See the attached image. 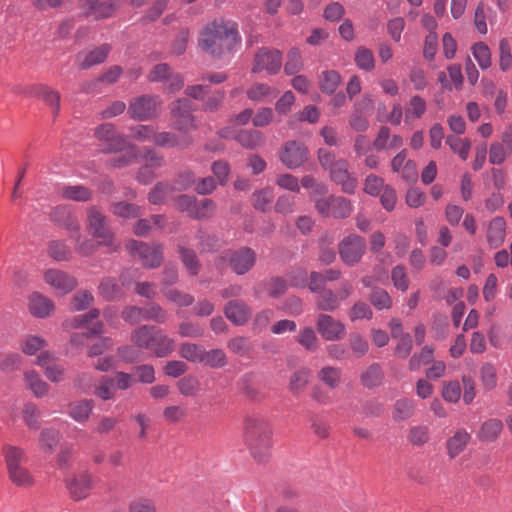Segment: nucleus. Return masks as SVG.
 <instances>
[{"label": "nucleus", "instance_id": "1", "mask_svg": "<svg viewBox=\"0 0 512 512\" xmlns=\"http://www.w3.org/2000/svg\"><path fill=\"white\" fill-rule=\"evenodd\" d=\"M240 43L237 23L225 19L206 24L198 38L200 49L213 59L219 60H229Z\"/></svg>", "mask_w": 512, "mask_h": 512}, {"label": "nucleus", "instance_id": "2", "mask_svg": "<svg viewBox=\"0 0 512 512\" xmlns=\"http://www.w3.org/2000/svg\"><path fill=\"white\" fill-rule=\"evenodd\" d=\"M272 435V426L263 416L251 415L245 418L243 439L256 461L263 463L270 457Z\"/></svg>", "mask_w": 512, "mask_h": 512}, {"label": "nucleus", "instance_id": "3", "mask_svg": "<svg viewBox=\"0 0 512 512\" xmlns=\"http://www.w3.org/2000/svg\"><path fill=\"white\" fill-rule=\"evenodd\" d=\"M138 347L151 351L157 357H166L175 349V342L164 331L153 325H143L131 334Z\"/></svg>", "mask_w": 512, "mask_h": 512}, {"label": "nucleus", "instance_id": "4", "mask_svg": "<svg viewBox=\"0 0 512 512\" xmlns=\"http://www.w3.org/2000/svg\"><path fill=\"white\" fill-rule=\"evenodd\" d=\"M318 160L321 167L329 172L331 180L341 185L343 192L348 194L355 192L357 180L351 176L347 160L336 159L335 154L327 149H319Z\"/></svg>", "mask_w": 512, "mask_h": 512}, {"label": "nucleus", "instance_id": "5", "mask_svg": "<svg viewBox=\"0 0 512 512\" xmlns=\"http://www.w3.org/2000/svg\"><path fill=\"white\" fill-rule=\"evenodd\" d=\"M86 225L91 236L97 240L98 245L108 247L112 251L118 249L119 244L115 243L110 220L104 214L102 208L93 205L87 209Z\"/></svg>", "mask_w": 512, "mask_h": 512}, {"label": "nucleus", "instance_id": "6", "mask_svg": "<svg viewBox=\"0 0 512 512\" xmlns=\"http://www.w3.org/2000/svg\"><path fill=\"white\" fill-rule=\"evenodd\" d=\"M52 219L71 233H76V235H72L71 238L75 241V251L78 254L90 256L95 252V243L81 236L80 225L71 211L63 206H58L52 212Z\"/></svg>", "mask_w": 512, "mask_h": 512}, {"label": "nucleus", "instance_id": "7", "mask_svg": "<svg viewBox=\"0 0 512 512\" xmlns=\"http://www.w3.org/2000/svg\"><path fill=\"white\" fill-rule=\"evenodd\" d=\"M221 262H227L232 271L237 275H244L255 265L256 254L248 247L226 250L219 257L217 265H220Z\"/></svg>", "mask_w": 512, "mask_h": 512}, {"label": "nucleus", "instance_id": "8", "mask_svg": "<svg viewBox=\"0 0 512 512\" xmlns=\"http://www.w3.org/2000/svg\"><path fill=\"white\" fill-rule=\"evenodd\" d=\"M193 110L194 105L187 98L177 99L171 104L170 111L176 130L187 133L197 129L198 124L196 117L192 114Z\"/></svg>", "mask_w": 512, "mask_h": 512}, {"label": "nucleus", "instance_id": "9", "mask_svg": "<svg viewBox=\"0 0 512 512\" xmlns=\"http://www.w3.org/2000/svg\"><path fill=\"white\" fill-rule=\"evenodd\" d=\"M127 249L134 259H138L147 268H156L163 261V247L160 244L148 245L141 241L131 240L127 244Z\"/></svg>", "mask_w": 512, "mask_h": 512}, {"label": "nucleus", "instance_id": "10", "mask_svg": "<svg viewBox=\"0 0 512 512\" xmlns=\"http://www.w3.org/2000/svg\"><path fill=\"white\" fill-rule=\"evenodd\" d=\"M315 207L322 216L335 219L347 218L353 211V206L348 199L336 196L316 199Z\"/></svg>", "mask_w": 512, "mask_h": 512}, {"label": "nucleus", "instance_id": "11", "mask_svg": "<svg viewBox=\"0 0 512 512\" xmlns=\"http://www.w3.org/2000/svg\"><path fill=\"white\" fill-rule=\"evenodd\" d=\"M160 105L158 97L143 95L130 102L128 113L134 120L148 121L158 116Z\"/></svg>", "mask_w": 512, "mask_h": 512}, {"label": "nucleus", "instance_id": "12", "mask_svg": "<svg viewBox=\"0 0 512 512\" xmlns=\"http://www.w3.org/2000/svg\"><path fill=\"white\" fill-rule=\"evenodd\" d=\"M282 67V53L277 49L262 47L254 57L252 73L265 71L269 75H274Z\"/></svg>", "mask_w": 512, "mask_h": 512}, {"label": "nucleus", "instance_id": "13", "mask_svg": "<svg viewBox=\"0 0 512 512\" xmlns=\"http://www.w3.org/2000/svg\"><path fill=\"white\" fill-rule=\"evenodd\" d=\"M366 250L364 238L359 235H349L339 244V255L341 260L348 266L357 264Z\"/></svg>", "mask_w": 512, "mask_h": 512}, {"label": "nucleus", "instance_id": "14", "mask_svg": "<svg viewBox=\"0 0 512 512\" xmlns=\"http://www.w3.org/2000/svg\"><path fill=\"white\" fill-rule=\"evenodd\" d=\"M96 138L106 143L104 152L117 153L121 152L128 145V138L125 135L118 134L115 126L111 123H105L95 129Z\"/></svg>", "mask_w": 512, "mask_h": 512}, {"label": "nucleus", "instance_id": "15", "mask_svg": "<svg viewBox=\"0 0 512 512\" xmlns=\"http://www.w3.org/2000/svg\"><path fill=\"white\" fill-rule=\"evenodd\" d=\"M316 328L321 337L326 341H338L346 335L345 324L326 313H321L317 316Z\"/></svg>", "mask_w": 512, "mask_h": 512}, {"label": "nucleus", "instance_id": "16", "mask_svg": "<svg viewBox=\"0 0 512 512\" xmlns=\"http://www.w3.org/2000/svg\"><path fill=\"white\" fill-rule=\"evenodd\" d=\"M309 157L307 147L297 141H289L284 144L280 153V159L289 169H296L303 165Z\"/></svg>", "mask_w": 512, "mask_h": 512}, {"label": "nucleus", "instance_id": "17", "mask_svg": "<svg viewBox=\"0 0 512 512\" xmlns=\"http://www.w3.org/2000/svg\"><path fill=\"white\" fill-rule=\"evenodd\" d=\"M129 270L123 271L120 274L119 280L114 277H104L98 286V293L107 301H116L124 297L125 292L123 287L128 285L126 275Z\"/></svg>", "mask_w": 512, "mask_h": 512}, {"label": "nucleus", "instance_id": "18", "mask_svg": "<svg viewBox=\"0 0 512 512\" xmlns=\"http://www.w3.org/2000/svg\"><path fill=\"white\" fill-rule=\"evenodd\" d=\"M44 280L60 295L70 293L77 286L75 277L58 269H48L45 271Z\"/></svg>", "mask_w": 512, "mask_h": 512}, {"label": "nucleus", "instance_id": "19", "mask_svg": "<svg viewBox=\"0 0 512 512\" xmlns=\"http://www.w3.org/2000/svg\"><path fill=\"white\" fill-rule=\"evenodd\" d=\"M87 16L95 19H106L111 17L124 3V0H82Z\"/></svg>", "mask_w": 512, "mask_h": 512}, {"label": "nucleus", "instance_id": "20", "mask_svg": "<svg viewBox=\"0 0 512 512\" xmlns=\"http://www.w3.org/2000/svg\"><path fill=\"white\" fill-rule=\"evenodd\" d=\"M113 381L115 384H129L130 382L152 384L155 381V370L149 364L139 365L134 367L131 373L117 372Z\"/></svg>", "mask_w": 512, "mask_h": 512}, {"label": "nucleus", "instance_id": "21", "mask_svg": "<svg viewBox=\"0 0 512 512\" xmlns=\"http://www.w3.org/2000/svg\"><path fill=\"white\" fill-rule=\"evenodd\" d=\"M391 169L406 182H416L418 179L416 163L413 160L407 159L406 150H401L393 157Z\"/></svg>", "mask_w": 512, "mask_h": 512}, {"label": "nucleus", "instance_id": "22", "mask_svg": "<svg viewBox=\"0 0 512 512\" xmlns=\"http://www.w3.org/2000/svg\"><path fill=\"white\" fill-rule=\"evenodd\" d=\"M471 440L472 434L466 428H457L445 442L447 456L455 459L466 450Z\"/></svg>", "mask_w": 512, "mask_h": 512}, {"label": "nucleus", "instance_id": "23", "mask_svg": "<svg viewBox=\"0 0 512 512\" xmlns=\"http://www.w3.org/2000/svg\"><path fill=\"white\" fill-rule=\"evenodd\" d=\"M93 476L88 471H83L67 481V489L75 501H80L89 495L92 488Z\"/></svg>", "mask_w": 512, "mask_h": 512}, {"label": "nucleus", "instance_id": "24", "mask_svg": "<svg viewBox=\"0 0 512 512\" xmlns=\"http://www.w3.org/2000/svg\"><path fill=\"white\" fill-rule=\"evenodd\" d=\"M226 318L237 326H242L250 319L251 308L241 300L229 301L224 307Z\"/></svg>", "mask_w": 512, "mask_h": 512}, {"label": "nucleus", "instance_id": "25", "mask_svg": "<svg viewBox=\"0 0 512 512\" xmlns=\"http://www.w3.org/2000/svg\"><path fill=\"white\" fill-rule=\"evenodd\" d=\"M506 238V221L501 216L492 218L486 225V240L491 248L501 246Z\"/></svg>", "mask_w": 512, "mask_h": 512}, {"label": "nucleus", "instance_id": "26", "mask_svg": "<svg viewBox=\"0 0 512 512\" xmlns=\"http://www.w3.org/2000/svg\"><path fill=\"white\" fill-rule=\"evenodd\" d=\"M192 143V139L189 136L179 137L173 132L162 131L157 132L155 130L153 144L162 148H175L183 150L188 148Z\"/></svg>", "mask_w": 512, "mask_h": 512}, {"label": "nucleus", "instance_id": "27", "mask_svg": "<svg viewBox=\"0 0 512 512\" xmlns=\"http://www.w3.org/2000/svg\"><path fill=\"white\" fill-rule=\"evenodd\" d=\"M54 303L39 292L32 293L28 298V310L36 318H47L54 311Z\"/></svg>", "mask_w": 512, "mask_h": 512}, {"label": "nucleus", "instance_id": "28", "mask_svg": "<svg viewBox=\"0 0 512 512\" xmlns=\"http://www.w3.org/2000/svg\"><path fill=\"white\" fill-rule=\"evenodd\" d=\"M403 145V138L396 134H391L390 128L387 126L380 127L377 136L373 141V148L377 151L386 149H397Z\"/></svg>", "mask_w": 512, "mask_h": 512}, {"label": "nucleus", "instance_id": "29", "mask_svg": "<svg viewBox=\"0 0 512 512\" xmlns=\"http://www.w3.org/2000/svg\"><path fill=\"white\" fill-rule=\"evenodd\" d=\"M503 430V423L498 418L485 420L477 431V438L482 443L495 442Z\"/></svg>", "mask_w": 512, "mask_h": 512}, {"label": "nucleus", "instance_id": "30", "mask_svg": "<svg viewBox=\"0 0 512 512\" xmlns=\"http://www.w3.org/2000/svg\"><path fill=\"white\" fill-rule=\"evenodd\" d=\"M58 194L63 199L76 202H87L93 196V192L83 185H63L59 188Z\"/></svg>", "mask_w": 512, "mask_h": 512}, {"label": "nucleus", "instance_id": "31", "mask_svg": "<svg viewBox=\"0 0 512 512\" xmlns=\"http://www.w3.org/2000/svg\"><path fill=\"white\" fill-rule=\"evenodd\" d=\"M176 187L170 182H158L148 194L153 205H163L174 196Z\"/></svg>", "mask_w": 512, "mask_h": 512}, {"label": "nucleus", "instance_id": "32", "mask_svg": "<svg viewBox=\"0 0 512 512\" xmlns=\"http://www.w3.org/2000/svg\"><path fill=\"white\" fill-rule=\"evenodd\" d=\"M48 346L47 340L39 335L27 334L21 341L19 348L26 356H35Z\"/></svg>", "mask_w": 512, "mask_h": 512}, {"label": "nucleus", "instance_id": "33", "mask_svg": "<svg viewBox=\"0 0 512 512\" xmlns=\"http://www.w3.org/2000/svg\"><path fill=\"white\" fill-rule=\"evenodd\" d=\"M235 140L242 147L253 150L259 146H262L264 144L265 138L261 131L254 129H245L239 131L236 134Z\"/></svg>", "mask_w": 512, "mask_h": 512}, {"label": "nucleus", "instance_id": "34", "mask_svg": "<svg viewBox=\"0 0 512 512\" xmlns=\"http://www.w3.org/2000/svg\"><path fill=\"white\" fill-rule=\"evenodd\" d=\"M94 408L92 400H81L73 402L68 407V415L77 423H85Z\"/></svg>", "mask_w": 512, "mask_h": 512}, {"label": "nucleus", "instance_id": "35", "mask_svg": "<svg viewBox=\"0 0 512 512\" xmlns=\"http://www.w3.org/2000/svg\"><path fill=\"white\" fill-rule=\"evenodd\" d=\"M2 450L7 466V472L22 466L21 464L27 459L24 449L18 446L7 444L3 446Z\"/></svg>", "mask_w": 512, "mask_h": 512}, {"label": "nucleus", "instance_id": "36", "mask_svg": "<svg viewBox=\"0 0 512 512\" xmlns=\"http://www.w3.org/2000/svg\"><path fill=\"white\" fill-rule=\"evenodd\" d=\"M109 52L110 46L108 44H102L85 54L79 65L82 69H89L94 65L101 64L106 60Z\"/></svg>", "mask_w": 512, "mask_h": 512}, {"label": "nucleus", "instance_id": "37", "mask_svg": "<svg viewBox=\"0 0 512 512\" xmlns=\"http://www.w3.org/2000/svg\"><path fill=\"white\" fill-rule=\"evenodd\" d=\"M340 305V298H338V295L331 289L321 291L316 299V307L320 311L334 312Z\"/></svg>", "mask_w": 512, "mask_h": 512}, {"label": "nucleus", "instance_id": "38", "mask_svg": "<svg viewBox=\"0 0 512 512\" xmlns=\"http://www.w3.org/2000/svg\"><path fill=\"white\" fill-rule=\"evenodd\" d=\"M47 253L49 257L57 262L68 261L72 256V250L64 240L49 241L47 244Z\"/></svg>", "mask_w": 512, "mask_h": 512}, {"label": "nucleus", "instance_id": "39", "mask_svg": "<svg viewBox=\"0 0 512 512\" xmlns=\"http://www.w3.org/2000/svg\"><path fill=\"white\" fill-rule=\"evenodd\" d=\"M342 82L340 74L336 70L322 71L319 77V87L323 93L333 94Z\"/></svg>", "mask_w": 512, "mask_h": 512}, {"label": "nucleus", "instance_id": "40", "mask_svg": "<svg viewBox=\"0 0 512 512\" xmlns=\"http://www.w3.org/2000/svg\"><path fill=\"white\" fill-rule=\"evenodd\" d=\"M296 341L308 352H315L319 348V339L312 327H303L296 336Z\"/></svg>", "mask_w": 512, "mask_h": 512}, {"label": "nucleus", "instance_id": "41", "mask_svg": "<svg viewBox=\"0 0 512 512\" xmlns=\"http://www.w3.org/2000/svg\"><path fill=\"white\" fill-rule=\"evenodd\" d=\"M426 107V102L422 97L413 96L405 108V122L411 123L415 119L421 118L426 111Z\"/></svg>", "mask_w": 512, "mask_h": 512}, {"label": "nucleus", "instance_id": "42", "mask_svg": "<svg viewBox=\"0 0 512 512\" xmlns=\"http://www.w3.org/2000/svg\"><path fill=\"white\" fill-rule=\"evenodd\" d=\"M446 144L450 149L459 156L462 160H467L471 148V142L468 138H461L457 135H448Z\"/></svg>", "mask_w": 512, "mask_h": 512}, {"label": "nucleus", "instance_id": "43", "mask_svg": "<svg viewBox=\"0 0 512 512\" xmlns=\"http://www.w3.org/2000/svg\"><path fill=\"white\" fill-rule=\"evenodd\" d=\"M110 209L114 215L125 219H134L142 215L140 206L125 201L113 203Z\"/></svg>", "mask_w": 512, "mask_h": 512}, {"label": "nucleus", "instance_id": "44", "mask_svg": "<svg viewBox=\"0 0 512 512\" xmlns=\"http://www.w3.org/2000/svg\"><path fill=\"white\" fill-rule=\"evenodd\" d=\"M61 439V433L54 428H45L40 434V447L46 453H53Z\"/></svg>", "mask_w": 512, "mask_h": 512}, {"label": "nucleus", "instance_id": "45", "mask_svg": "<svg viewBox=\"0 0 512 512\" xmlns=\"http://www.w3.org/2000/svg\"><path fill=\"white\" fill-rule=\"evenodd\" d=\"M215 211V202L212 199L205 198L200 201H196L190 217L196 220H206L212 218Z\"/></svg>", "mask_w": 512, "mask_h": 512}, {"label": "nucleus", "instance_id": "46", "mask_svg": "<svg viewBox=\"0 0 512 512\" xmlns=\"http://www.w3.org/2000/svg\"><path fill=\"white\" fill-rule=\"evenodd\" d=\"M471 50L473 57L482 70H487L491 67V51L484 42L475 43Z\"/></svg>", "mask_w": 512, "mask_h": 512}, {"label": "nucleus", "instance_id": "47", "mask_svg": "<svg viewBox=\"0 0 512 512\" xmlns=\"http://www.w3.org/2000/svg\"><path fill=\"white\" fill-rule=\"evenodd\" d=\"M409 443L413 446H423L430 439V431L426 425L412 426L407 435Z\"/></svg>", "mask_w": 512, "mask_h": 512}, {"label": "nucleus", "instance_id": "48", "mask_svg": "<svg viewBox=\"0 0 512 512\" xmlns=\"http://www.w3.org/2000/svg\"><path fill=\"white\" fill-rule=\"evenodd\" d=\"M180 258L190 275H197L200 270V263L196 253L186 247H179Z\"/></svg>", "mask_w": 512, "mask_h": 512}, {"label": "nucleus", "instance_id": "49", "mask_svg": "<svg viewBox=\"0 0 512 512\" xmlns=\"http://www.w3.org/2000/svg\"><path fill=\"white\" fill-rule=\"evenodd\" d=\"M162 292L169 301L180 307L190 306L194 302L192 295L183 293L174 288L163 287Z\"/></svg>", "mask_w": 512, "mask_h": 512}, {"label": "nucleus", "instance_id": "50", "mask_svg": "<svg viewBox=\"0 0 512 512\" xmlns=\"http://www.w3.org/2000/svg\"><path fill=\"white\" fill-rule=\"evenodd\" d=\"M414 412V406L411 401L407 399H399L394 405L392 417L394 421L401 422L409 419Z\"/></svg>", "mask_w": 512, "mask_h": 512}, {"label": "nucleus", "instance_id": "51", "mask_svg": "<svg viewBox=\"0 0 512 512\" xmlns=\"http://www.w3.org/2000/svg\"><path fill=\"white\" fill-rule=\"evenodd\" d=\"M125 153L119 157H115L109 161L113 168H123L132 164L137 159V149L134 145L128 142V145L123 150Z\"/></svg>", "mask_w": 512, "mask_h": 512}, {"label": "nucleus", "instance_id": "52", "mask_svg": "<svg viewBox=\"0 0 512 512\" xmlns=\"http://www.w3.org/2000/svg\"><path fill=\"white\" fill-rule=\"evenodd\" d=\"M23 356L17 352H10L0 360V370L5 373L17 371L23 364Z\"/></svg>", "mask_w": 512, "mask_h": 512}, {"label": "nucleus", "instance_id": "53", "mask_svg": "<svg viewBox=\"0 0 512 512\" xmlns=\"http://www.w3.org/2000/svg\"><path fill=\"white\" fill-rule=\"evenodd\" d=\"M369 300L378 310H388L392 307V298L386 290L381 288L374 289Z\"/></svg>", "mask_w": 512, "mask_h": 512}, {"label": "nucleus", "instance_id": "54", "mask_svg": "<svg viewBox=\"0 0 512 512\" xmlns=\"http://www.w3.org/2000/svg\"><path fill=\"white\" fill-rule=\"evenodd\" d=\"M303 67L301 52L298 48H292L287 54V61L284 66L287 75L298 73Z\"/></svg>", "mask_w": 512, "mask_h": 512}, {"label": "nucleus", "instance_id": "55", "mask_svg": "<svg viewBox=\"0 0 512 512\" xmlns=\"http://www.w3.org/2000/svg\"><path fill=\"white\" fill-rule=\"evenodd\" d=\"M512 67V51L508 39L503 38L499 42V68L506 72Z\"/></svg>", "mask_w": 512, "mask_h": 512}, {"label": "nucleus", "instance_id": "56", "mask_svg": "<svg viewBox=\"0 0 512 512\" xmlns=\"http://www.w3.org/2000/svg\"><path fill=\"white\" fill-rule=\"evenodd\" d=\"M94 301V296L88 290H80L71 299V309L74 311H83L87 309Z\"/></svg>", "mask_w": 512, "mask_h": 512}, {"label": "nucleus", "instance_id": "57", "mask_svg": "<svg viewBox=\"0 0 512 512\" xmlns=\"http://www.w3.org/2000/svg\"><path fill=\"white\" fill-rule=\"evenodd\" d=\"M355 63L356 65L365 71H370L374 68L375 60L373 53L370 49L365 47H359L355 54Z\"/></svg>", "mask_w": 512, "mask_h": 512}, {"label": "nucleus", "instance_id": "58", "mask_svg": "<svg viewBox=\"0 0 512 512\" xmlns=\"http://www.w3.org/2000/svg\"><path fill=\"white\" fill-rule=\"evenodd\" d=\"M512 154L511 150H507L498 141L492 142L489 148V162L493 165H499L505 162L508 156Z\"/></svg>", "mask_w": 512, "mask_h": 512}, {"label": "nucleus", "instance_id": "59", "mask_svg": "<svg viewBox=\"0 0 512 512\" xmlns=\"http://www.w3.org/2000/svg\"><path fill=\"white\" fill-rule=\"evenodd\" d=\"M204 349L194 343H184L180 346L179 353L183 358L191 362H201Z\"/></svg>", "mask_w": 512, "mask_h": 512}, {"label": "nucleus", "instance_id": "60", "mask_svg": "<svg viewBox=\"0 0 512 512\" xmlns=\"http://www.w3.org/2000/svg\"><path fill=\"white\" fill-rule=\"evenodd\" d=\"M8 476L17 486H31L34 482L31 473L23 466L8 471Z\"/></svg>", "mask_w": 512, "mask_h": 512}, {"label": "nucleus", "instance_id": "61", "mask_svg": "<svg viewBox=\"0 0 512 512\" xmlns=\"http://www.w3.org/2000/svg\"><path fill=\"white\" fill-rule=\"evenodd\" d=\"M434 349L431 346H424L420 353L414 354L410 361L409 367L411 370H417L422 365L428 364L433 360Z\"/></svg>", "mask_w": 512, "mask_h": 512}, {"label": "nucleus", "instance_id": "62", "mask_svg": "<svg viewBox=\"0 0 512 512\" xmlns=\"http://www.w3.org/2000/svg\"><path fill=\"white\" fill-rule=\"evenodd\" d=\"M391 280L397 290H400L401 292L407 291L409 287V278L404 266L397 265L392 269Z\"/></svg>", "mask_w": 512, "mask_h": 512}, {"label": "nucleus", "instance_id": "63", "mask_svg": "<svg viewBox=\"0 0 512 512\" xmlns=\"http://www.w3.org/2000/svg\"><path fill=\"white\" fill-rule=\"evenodd\" d=\"M40 412L33 403L25 404L23 408V420L29 429L38 430Z\"/></svg>", "mask_w": 512, "mask_h": 512}, {"label": "nucleus", "instance_id": "64", "mask_svg": "<svg viewBox=\"0 0 512 512\" xmlns=\"http://www.w3.org/2000/svg\"><path fill=\"white\" fill-rule=\"evenodd\" d=\"M272 88L265 83H256L247 90V97L253 102H261L272 94Z\"/></svg>", "mask_w": 512, "mask_h": 512}]
</instances>
